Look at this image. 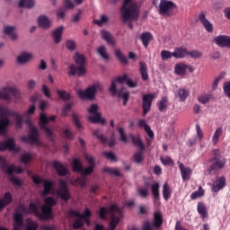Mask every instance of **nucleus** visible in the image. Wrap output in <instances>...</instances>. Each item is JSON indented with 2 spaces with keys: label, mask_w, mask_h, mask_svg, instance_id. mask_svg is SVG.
<instances>
[{
  "label": "nucleus",
  "mask_w": 230,
  "mask_h": 230,
  "mask_svg": "<svg viewBox=\"0 0 230 230\" xmlns=\"http://www.w3.org/2000/svg\"><path fill=\"white\" fill-rule=\"evenodd\" d=\"M120 12L123 22H132L139 19V7L132 0H124Z\"/></svg>",
  "instance_id": "1"
},
{
  "label": "nucleus",
  "mask_w": 230,
  "mask_h": 230,
  "mask_svg": "<svg viewBox=\"0 0 230 230\" xmlns=\"http://www.w3.org/2000/svg\"><path fill=\"white\" fill-rule=\"evenodd\" d=\"M212 153L214 156L210 158V165L208 169L209 175H215V173H217L218 170H222L226 166V163H227V160L220 155V150L214 149Z\"/></svg>",
  "instance_id": "2"
},
{
  "label": "nucleus",
  "mask_w": 230,
  "mask_h": 230,
  "mask_svg": "<svg viewBox=\"0 0 230 230\" xmlns=\"http://www.w3.org/2000/svg\"><path fill=\"white\" fill-rule=\"evenodd\" d=\"M75 62L77 66V67L75 65H70L68 69V75L70 76H85V74L87 73V70L85 69V56L75 53Z\"/></svg>",
  "instance_id": "3"
},
{
  "label": "nucleus",
  "mask_w": 230,
  "mask_h": 230,
  "mask_svg": "<svg viewBox=\"0 0 230 230\" xmlns=\"http://www.w3.org/2000/svg\"><path fill=\"white\" fill-rule=\"evenodd\" d=\"M24 215H28V208L21 203L13 216L14 224L13 230H21V227L24 226Z\"/></svg>",
  "instance_id": "4"
},
{
  "label": "nucleus",
  "mask_w": 230,
  "mask_h": 230,
  "mask_svg": "<svg viewBox=\"0 0 230 230\" xmlns=\"http://www.w3.org/2000/svg\"><path fill=\"white\" fill-rule=\"evenodd\" d=\"M31 180L34 182V184H36L37 186H39L40 184H43V190L41 192L42 197H48V195H49V193L53 191V188L55 186V183L53 182V181H49V180L43 181L42 178H40L37 174L32 175Z\"/></svg>",
  "instance_id": "5"
},
{
  "label": "nucleus",
  "mask_w": 230,
  "mask_h": 230,
  "mask_svg": "<svg viewBox=\"0 0 230 230\" xmlns=\"http://www.w3.org/2000/svg\"><path fill=\"white\" fill-rule=\"evenodd\" d=\"M102 84H100V83H96L86 88L85 91H78L77 94L81 100H93L96 91H102Z\"/></svg>",
  "instance_id": "6"
},
{
  "label": "nucleus",
  "mask_w": 230,
  "mask_h": 230,
  "mask_svg": "<svg viewBox=\"0 0 230 230\" xmlns=\"http://www.w3.org/2000/svg\"><path fill=\"white\" fill-rule=\"evenodd\" d=\"M13 152V154H19L22 148L15 143V138L10 137L6 140L0 142V152Z\"/></svg>",
  "instance_id": "7"
},
{
  "label": "nucleus",
  "mask_w": 230,
  "mask_h": 230,
  "mask_svg": "<svg viewBox=\"0 0 230 230\" xmlns=\"http://www.w3.org/2000/svg\"><path fill=\"white\" fill-rule=\"evenodd\" d=\"M177 10V4L170 0H160L158 12L160 15L171 17L172 12Z\"/></svg>",
  "instance_id": "8"
},
{
  "label": "nucleus",
  "mask_w": 230,
  "mask_h": 230,
  "mask_svg": "<svg viewBox=\"0 0 230 230\" xmlns=\"http://www.w3.org/2000/svg\"><path fill=\"white\" fill-rule=\"evenodd\" d=\"M59 189L57 191L58 197L60 198L61 200H65V202H67L71 199V190H69V187H67V183H66V181L60 179L58 181Z\"/></svg>",
  "instance_id": "9"
},
{
  "label": "nucleus",
  "mask_w": 230,
  "mask_h": 230,
  "mask_svg": "<svg viewBox=\"0 0 230 230\" xmlns=\"http://www.w3.org/2000/svg\"><path fill=\"white\" fill-rule=\"evenodd\" d=\"M0 168L3 172H5L8 175H13V172L22 173V167H15V165H8L6 158L0 156Z\"/></svg>",
  "instance_id": "10"
},
{
  "label": "nucleus",
  "mask_w": 230,
  "mask_h": 230,
  "mask_svg": "<svg viewBox=\"0 0 230 230\" xmlns=\"http://www.w3.org/2000/svg\"><path fill=\"white\" fill-rule=\"evenodd\" d=\"M12 96L16 100H19V98H21V92H19L15 87H5L4 92H0V100H6L7 102H10V100H12Z\"/></svg>",
  "instance_id": "11"
},
{
  "label": "nucleus",
  "mask_w": 230,
  "mask_h": 230,
  "mask_svg": "<svg viewBox=\"0 0 230 230\" xmlns=\"http://www.w3.org/2000/svg\"><path fill=\"white\" fill-rule=\"evenodd\" d=\"M49 123V119L46 114L40 113V127L42 130L45 131V134L50 141H55V136L53 135V131L51 128H48V124Z\"/></svg>",
  "instance_id": "12"
},
{
  "label": "nucleus",
  "mask_w": 230,
  "mask_h": 230,
  "mask_svg": "<svg viewBox=\"0 0 230 230\" xmlns=\"http://www.w3.org/2000/svg\"><path fill=\"white\" fill-rule=\"evenodd\" d=\"M26 124L28 125V127L30 128L29 137H22V140L28 141V139H30V141H32V143H34V144L39 143V130L37 129V128L35 126H33L31 119H28L26 120Z\"/></svg>",
  "instance_id": "13"
},
{
  "label": "nucleus",
  "mask_w": 230,
  "mask_h": 230,
  "mask_svg": "<svg viewBox=\"0 0 230 230\" xmlns=\"http://www.w3.org/2000/svg\"><path fill=\"white\" fill-rule=\"evenodd\" d=\"M155 96V93H146L143 95L142 109L144 116H146V113L150 112V110L152 109V102H154Z\"/></svg>",
  "instance_id": "14"
},
{
  "label": "nucleus",
  "mask_w": 230,
  "mask_h": 230,
  "mask_svg": "<svg viewBox=\"0 0 230 230\" xmlns=\"http://www.w3.org/2000/svg\"><path fill=\"white\" fill-rule=\"evenodd\" d=\"M187 69L190 73H193V71H195V69L191 66V65L179 63L174 66V73L178 76H185Z\"/></svg>",
  "instance_id": "15"
},
{
  "label": "nucleus",
  "mask_w": 230,
  "mask_h": 230,
  "mask_svg": "<svg viewBox=\"0 0 230 230\" xmlns=\"http://www.w3.org/2000/svg\"><path fill=\"white\" fill-rule=\"evenodd\" d=\"M214 42L219 48H230V36L219 35L214 39Z\"/></svg>",
  "instance_id": "16"
},
{
  "label": "nucleus",
  "mask_w": 230,
  "mask_h": 230,
  "mask_svg": "<svg viewBox=\"0 0 230 230\" xmlns=\"http://www.w3.org/2000/svg\"><path fill=\"white\" fill-rule=\"evenodd\" d=\"M224 188H226V178L222 176L213 182L211 191L218 193V191H220V190H224Z\"/></svg>",
  "instance_id": "17"
},
{
  "label": "nucleus",
  "mask_w": 230,
  "mask_h": 230,
  "mask_svg": "<svg viewBox=\"0 0 230 230\" xmlns=\"http://www.w3.org/2000/svg\"><path fill=\"white\" fill-rule=\"evenodd\" d=\"M52 165L59 177H66V175H67V173H69V171H67L66 166H64L62 164V163H60L58 161H54L52 163Z\"/></svg>",
  "instance_id": "18"
},
{
  "label": "nucleus",
  "mask_w": 230,
  "mask_h": 230,
  "mask_svg": "<svg viewBox=\"0 0 230 230\" xmlns=\"http://www.w3.org/2000/svg\"><path fill=\"white\" fill-rule=\"evenodd\" d=\"M178 164L182 181H190V179H191V169L190 167H185L184 164L181 162H178Z\"/></svg>",
  "instance_id": "19"
},
{
  "label": "nucleus",
  "mask_w": 230,
  "mask_h": 230,
  "mask_svg": "<svg viewBox=\"0 0 230 230\" xmlns=\"http://www.w3.org/2000/svg\"><path fill=\"white\" fill-rule=\"evenodd\" d=\"M199 21L204 26L205 30L208 31V33H213V23H211L209 20L206 19V14L204 13H201L199 15Z\"/></svg>",
  "instance_id": "20"
},
{
  "label": "nucleus",
  "mask_w": 230,
  "mask_h": 230,
  "mask_svg": "<svg viewBox=\"0 0 230 230\" xmlns=\"http://www.w3.org/2000/svg\"><path fill=\"white\" fill-rule=\"evenodd\" d=\"M53 213V208L51 207H46L43 205L41 207V213L40 212V215H38L40 220H48L49 218H51V214Z\"/></svg>",
  "instance_id": "21"
},
{
  "label": "nucleus",
  "mask_w": 230,
  "mask_h": 230,
  "mask_svg": "<svg viewBox=\"0 0 230 230\" xmlns=\"http://www.w3.org/2000/svg\"><path fill=\"white\" fill-rule=\"evenodd\" d=\"M101 37L110 46H116V40H114V38H112V35L111 34V32H109L105 30H102V31H101Z\"/></svg>",
  "instance_id": "22"
},
{
  "label": "nucleus",
  "mask_w": 230,
  "mask_h": 230,
  "mask_svg": "<svg viewBox=\"0 0 230 230\" xmlns=\"http://www.w3.org/2000/svg\"><path fill=\"white\" fill-rule=\"evenodd\" d=\"M186 57H188V49H186L185 47H178L174 49V58H186Z\"/></svg>",
  "instance_id": "23"
},
{
  "label": "nucleus",
  "mask_w": 230,
  "mask_h": 230,
  "mask_svg": "<svg viewBox=\"0 0 230 230\" xmlns=\"http://www.w3.org/2000/svg\"><path fill=\"white\" fill-rule=\"evenodd\" d=\"M197 211L199 215L201 217L202 220L208 218V208H206V204H204V202H198Z\"/></svg>",
  "instance_id": "24"
},
{
  "label": "nucleus",
  "mask_w": 230,
  "mask_h": 230,
  "mask_svg": "<svg viewBox=\"0 0 230 230\" xmlns=\"http://www.w3.org/2000/svg\"><path fill=\"white\" fill-rule=\"evenodd\" d=\"M38 24L40 28H43V30H48L51 26V22H49L48 16L41 15L38 18Z\"/></svg>",
  "instance_id": "25"
},
{
  "label": "nucleus",
  "mask_w": 230,
  "mask_h": 230,
  "mask_svg": "<svg viewBox=\"0 0 230 230\" xmlns=\"http://www.w3.org/2000/svg\"><path fill=\"white\" fill-rule=\"evenodd\" d=\"M10 125V119L8 117L2 115L0 119V136H4L6 134V128Z\"/></svg>",
  "instance_id": "26"
},
{
  "label": "nucleus",
  "mask_w": 230,
  "mask_h": 230,
  "mask_svg": "<svg viewBox=\"0 0 230 230\" xmlns=\"http://www.w3.org/2000/svg\"><path fill=\"white\" fill-rule=\"evenodd\" d=\"M139 73L141 75L142 80L146 82L148 80V66L145 62L139 63Z\"/></svg>",
  "instance_id": "27"
},
{
  "label": "nucleus",
  "mask_w": 230,
  "mask_h": 230,
  "mask_svg": "<svg viewBox=\"0 0 230 230\" xmlns=\"http://www.w3.org/2000/svg\"><path fill=\"white\" fill-rule=\"evenodd\" d=\"M6 114L7 116H12L15 119V125L18 128H21L22 127V116L13 111H8Z\"/></svg>",
  "instance_id": "28"
},
{
  "label": "nucleus",
  "mask_w": 230,
  "mask_h": 230,
  "mask_svg": "<svg viewBox=\"0 0 230 230\" xmlns=\"http://www.w3.org/2000/svg\"><path fill=\"white\" fill-rule=\"evenodd\" d=\"M163 214L161 212H155L154 220L152 222L153 227L159 228L163 226Z\"/></svg>",
  "instance_id": "29"
},
{
  "label": "nucleus",
  "mask_w": 230,
  "mask_h": 230,
  "mask_svg": "<svg viewBox=\"0 0 230 230\" xmlns=\"http://www.w3.org/2000/svg\"><path fill=\"white\" fill-rule=\"evenodd\" d=\"M138 127L140 128H145V130H146V134H147V136H148V137H150L151 139H154V132H153V130H152V128H150V126H148L147 124H146V120H145V119H140L139 121H138Z\"/></svg>",
  "instance_id": "30"
},
{
  "label": "nucleus",
  "mask_w": 230,
  "mask_h": 230,
  "mask_svg": "<svg viewBox=\"0 0 230 230\" xmlns=\"http://www.w3.org/2000/svg\"><path fill=\"white\" fill-rule=\"evenodd\" d=\"M33 58V55L29 52H22L20 56L17 57L18 64H26V62H30Z\"/></svg>",
  "instance_id": "31"
},
{
  "label": "nucleus",
  "mask_w": 230,
  "mask_h": 230,
  "mask_svg": "<svg viewBox=\"0 0 230 230\" xmlns=\"http://www.w3.org/2000/svg\"><path fill=\"white\" fill-rule=\"evenodd\" d=\"M64 32V27L60 26L52 32L55 44H58L62 40V33Z\"/></svg>",
  "instance_id": "32"
},
{
  "label": "nucleus",
  "mask_w": 230,
  "mask_h": 230,
  "mask_svg": "<svg viewBox=\"0 0 230 230\" xmlns=\"http://www.w3.org/2000/svg\"><path fill=\"white\" fill-rule=\"evenodd\" d=\"M15 26L7 25L4 28V35H8L12 40H17V35L15 34Z\"/></svg>",
  "instance_id": "33"
},
{
  "label": "nucleus",
  "mask_w": 230,
  "mask_h": 230,
  "mask_svg": "<svg viewBox=\"0 0 230 230\" xmlns=\"http://www.w3.org/2000/svg\"><path fill=\"white\" fill-rule=\"evenodd\" d=\"M88 119L92 123H101V125H105L106 123L105 119L102 118V113L100 112L93 113V116H89Z\"/></svg>",
  "instance_id": "34"
},
{
  "label": "nucleus",
  "mask_w": 230,
  "mask_h": 230,
  "mask_svg": "<svg viewBox=\"0 0 230 230\" xmlns=\"http://www.w3.org/2000/svg\"><path fill=\"white\" fill-rule=\"evenodd\" d=\"M129 137L133 145H135V146H138L140 150H145V145H143V142L141 141V136L139 135L134 136L133 134H130Z\"/></svg>",
  "instance_id": "35"
},
{
  "label": "nucleus",
  "mask_w": 230,
  "mask_h": 230,
  "mask_svg": "<svg viewBox=\"0 0 230 230\" xmlns=\"http://www.w3.org/2000/svg\"><path fill=\"white\" fill-rule=\"evenodd\" d=\"M140 40H142V44L145 48H148V44L151 40H154V36L150 32H144L140 36Z\"/></svg>",
  "instance_id": "36"
},
{
  "label": "nucleus",
  "mask_w": 230,
  "mask_h": 230,
  "mask_svg": "<svg viewBox=\"0 0 230 230\" xmlns=\"http://www.w3.org/2000/svg\"><path fill=\"white\" fill-rule=\"evenodd\" d=\"M103 172L111 177H121V171L118 168L105 167Z\"/></svg>",
  "instance_id": "37"
},
{
  "label": "nucleus",
  "mask_w": 230,
  "mask_h": 230,
  "mask_svg": "<svg viewBox=\"0 0 230 230\" xmlns=\"http://www.w3.org/2000/svg\"><path fill=\"white\" fill-rule=\"evenodd\" d=\"M160 112H166L168 111V97L164 96L157 103Z\"/></svg>",
  "instance_id": "38"
},
{
  "label": "nucleus",
  "mask_w": 230,
  "mask_h": 230,
  "mask_svg": "<svg viewBox=\"0 0 230 230\" xmlns=\"http://www.w3.org/2000/svg\"><path fill=\"white\" fill-rule=\"evenodd\" d=\"M109 92L111 93V96H117V98H121V90H118L116 86V81L114 80L111 81Z\"/></svg>",
  "instance_id": "39"
},
{
  "label": "nucleus",
  "mask_w": 230,
  "mask_h": 230,
  "mask_svg": "<svg viewBox=\"0 0 230 230\" xmlns=\"http://www.w3.org/2000/svg\"><path fill=\"white\" fill-rule=\"evenodd\" d=\"M40 214V210H39V206L37 203L31 202L29 204L28 215H35V217H39Z\"/></svg>",
  "instance_id": "40"
},
{
  "label": "nucleus",
  "mask_w": 230,
  "mask_h": 230,
  "mask_svg": "<svg viewBox=\"0 0 230 230\" xmlns=\"http://www.w3.org/2000/svg\"><path fill=\"white\" fill-rule=\"evenodd\" d=\"M72 166L74 172L76 173H82V172H84V165H82V162H80L77 158L73 160Z\"/></svg>",
  "instance_id": "41"
},
{
  "label": "nucleus",
  "mask_w": 230,
  "mask_h": 230,
  "mask_svg": "<svg viewBox=\"0 0 230 230\" xmlns=\"http://www.w3.org/2000/svg\"><path fill=\"white\" fill-rule=\"evenodd\" d=\"M222 134H224L222 128H217L214 133V136L212 137V143L214 146L218 145V141H220V136H222Z\"/></svg>",
  "instance_id": "42"
},
{
  "label": "nucleus",
  "mask_w": 230,
  "mask_h": 230,
  "mask_svg": "<svg viewBox=\"0 0 230 230\" xmlns=\"http://www.w3.org/2000/svg\"><path fill=\"white\" fill-rule=\"evenodd\" d=\"M159 188L160 185L158 182L153 183L151 185V191L153 193V197H155V202H157V200H159Z\"/></svg>",
  "instance_id": "43"
},
{
  "label": "nucleus",
  "mask_w": 230,
  "mask_h": 230,
  "mask_svg": "<svg viewBox=\"0 0 230 230\" xmlns=\"http://www.w3.org/2000/svg\"><path fill=\"white\" fill-rule=\"evenodd\" d=\"M163 197L164 200H169L170 197H172V189H170V185L168 183H164L163 186Z\"/></svg>",
  "instance_id": "44"
},
{
  "label": "nucleus",
  "mask_w": 230,
  "mask_h": 230,
  "mask_svg": "<svg viewBox=\"0 0 230 230\" xmlns=\"http://www.w3.org/2000/svg\"><path fill=\"white\" fill-rule=\"evenodd\" d=\"M134 163L139 164L145 159V150L140 149L133 155Z\"/></svg>",
  "instance_id": "45"
},
{
  "label": "nucleus",
  "mask_w": 230,
  "mask_h": 230,
  "mask_svg": "<svg viewBox=\"0 0 230 230\" xmlns=\"http://www.w3.org/2000/svg\"><path fill=\"white\" fill-rule=\"evenodd\" d=\"M115 57L118 58V60H119V62H121V64H125V65L128 64V60L127 59V57L123 55V52H121L119 49H115Z\"/></svg>",
  "instance_id": "46"
},
{
  "label": "nucleus",
  "mask_w": 230,
  "mask_h": 230,
  "mask_svg": "<svg viewBox=\"0 0 230 230\" xmlns=\"http://www.w3.org/2000/svg\"><path fill=\"white\" fill-rule=\"evenodd\" d=\"M62 137L68 139V141H73L75 139V133L70 128H66L62 132Z\"/></svg>",
  "instance_id": "47"
},
{
  "label": "nucleus",
  "mask_w": 230,
  "mask_h": 230,
  "mask_svg": "<svg viewBox=\"0 0 230 230\" xmlns=\"http://www.w3.org/2000/svg\"><path fill=\"white\" fill-rule=\"evenodd\" d=\"M93 136H95V137H97V139H99L100 143H102V145H106L107 143V137L103 136V134H102V132L100 131V129H96L93 132Z\"/></svg>",
  "instance_id": "48"
},
{
  "label": "nucleus",
  "mask_w": 230,
  "mask_h": 230,
  "mask_svg": "<svg viewBox=\"0 0 230 230\" xmlns=\"http://www.w3.org/2000/svg\"><path fill=\"white\" fill-rule=\"evenodd\" d=\"M200 197H204V189H202V186H199L198 190L191 193L190 199L191 200H197Z\"/></svg>",
  "instance_id": "49"
},
{
  "label": "nucleus",
  "mask_w": 230,
  "mask_h": 230,
  "mask_svg": "<svg viewBox=\"0 0 230 230\" xmlns=\"http://www.w3.org/2000/svg\"><path fill=\"white\" fill-rule=\"evenodd\" d=\"M97 53L103 58V60H109V54L107 53V49L105 46H101L97 49Z\"/></svg>",
  "instance_id": "50"
},
{
  "label": "nucleus",
  "mask_w": 230,
  "mask_h": 230,
  "mask_svg": "<svg viewBox=\"0 0 230 230\" xmlns=\"http://www.w3.org/2000/svg\"><path fill=\"white\" fill-rule=\"evenodd\" d=\"M35 5L33 0H20L19 7L20 8H31Z\"/></svg>",
  "instance_id": "51"
},
{
  "label": "nucleus",
  "mask_w": 230,
  "mask_h": 230,
  "mask_svg": "<svg viewBox=\"0 0 230 230\" xmlns=\"http://www.w3.org/2000/svg\"><path fill=\"white\" fill-rule=\"evenodd\" d=\"M118 224H119V217L116 215H111V220L110 222V228L109 230L116 229Z\"/></svg>",
  "instance_id": "52"
},
{
  "label": "nucleus",
  "mask_w": 230,
  "mask_h": 230,
  "mask_svg": "<svg viewBox=\"0 0 230 230\" xmlns=\"http://www.w3.org/2000/svg\"><path fill=\"white\" fill-rule=\"evenodd\" d=\"M45 207L50 208L53 209V206H57V199L53 197H48L44 199Z\"/></svg>",
  "instance_id": "53"
},
{
  "label": "nucleus",
  "mask_w": 230,
  "mask_h": 230,
  "mask_svg": "<svg viewBox=\"0 0 230 230\" xmlns=\"http://www.w3.org/2000/svg\"><path fill=\"white\" fill-rule=\"evenodd\" d=\"M31 159H33V156L30 153H25L21 155L20 161L22 164H28Z\"/></svg>",
  "instance_id": "54"
},
{
  "label": "nucleus",
  "mask_w": 230,
  "mask_h": 230,
  "mask_svg": "<svg viewBox=\"0 0 230 230\" xmlns=\"http://www.w3.org/2000/svg\"><path fill=\"white\" fill-rule=\"evenodd\" d=\"M72 121L77 130H82V128H84V126H82V123L80 122V118L75 113L72 114Z\"/></svg>",
  "instance_id": "55"
},
{
  "label": "nucleus",
  "mask_w": 230,
  "mask_h": 230,
  "mask_svg": "<svg viewBox=\"0 0 230 230\" xmlns=\"http://www.w3.org/2000/svg\"><path fill=\"white\" fill-rule=\"evenodd\" d=\"M137 193L138 196L141 197V199H146L148 197V187H140L137 189Z\"/></svg>",
  "instance_id": "56"
},
{
  "label": "nucleus",
  "mask_w": 230,
  "mask_h": 230,
  "mask_svg": "<svg viewBox=\"0 0 230 230\" xmlns=\"http://www.w3.org/2000/svg\"><path fill=\"white\" fill-rule=\"evenodd\" d=\"M58 95L61 100L64 102H67V100H71V93H67L66 91H60L57 90Z\"/></svg>",
  "instance_id": "57"
},
{
  "label": "nucleus",
  "mask_w": 230,
  "mask_h": 230,
  "mask_svg": "<svg viewBox=\"0 0 230 230\" xmlns=\"http://www.w3.org/2000/svg\"><path fill=\"white\" fill-rule=\"evenodd\" d=\"M106 22H109V17L105 14H102L99 20L93 21L94 24H97V26H103V24H106Z\"/></svg>",
  "instance_id": "58"
},
{
  "label": "nucleus",
  "mask_w": 230,
  "mask_h": 230,
  "mask_svg": "<svg viewBox=\"0 0 230 230\" xmlns=\"http://www.w3.org/2000/svg\"><path fill=\"white\" fill-rule=\"evenodd\" d=\"M178 96L181 102H186V98L190 96V92L186 89H180L178 92Z\"/></svg>",
  "instance_id": "59"
},
{
  "label": "nucleus",
  "mask_w": 230,
  "mask_h": 230,
  "mask_svg": "<svg viewBox=\"0 0 230 230\" xmlns=\"http://www.w3.org/2000/svg\"><path fill=\"white\" fill-rule=\"evenodd\" d=\"M108 212L112 215H121V209H119V207L118 205H111L108 208Z\"/></svg>",
  "instance_id": "60"
},
{
  "label": "nucleus",
  "mask_w": 230,
  "mask_h": 230,
  "mask_svg": "<svg viewBox=\"0 0 230 230\" xmlns=\"http://www.w3.org/2000/svg\"><path fill=\"white\" fill-rule=\"evenodd\" d=\"M117 132L119 135V140L122 141V143H127L128 140L127 139V135L125 134V129L121 127H119L117 128Z\"/></svg>",
  "instance_id": "61"
},
{
  "label": "nucleus",
  "mask_w": 230,
  "mask_h": 230,
  "mask_svg": "<svg viewBox=\"0 0 230 230\" xmlns=\"http://www.w3.org/2000/svg\"><path fill=\"white\" fill-rule=\"evenodd\" d=\"M211 98H213V95L212 94H201L198 100L199 102V103H203V104H206L209 102V100H211Z\"/></svg>",
  "instance_id": "62"
},
{
  "label": "nucleus",
  "mask_w": 230,
  "mask_h": 230,
  "mask_svg": "<svg viewBox=\"0 0 230 230\" xmlns=\"http://www.w3.org/2000/svg\"><path fill=\"white\" fill-rule=\"evenodd\" d=\"M172 57H173V52H170L169 50L161 51L162 60H168L169 58H172Z\"/></svg>",
  "instance_id": "63"
},
{
  "label": "nucleus",
  "mask_w": 230,
  "mask_h": 230,
  "mask_svg": "<svg viewBox=\"0 0 230 230\" xmlns=\"http://www.w3.org/2000/svg\"><path fill=\"white\" fill-rule=\"evenodd\" d=\"M39 229V224L35 221H31L28 223L25 230H37Z\"/></svg>",
  "instance_id": "64"
}]
</instances>
